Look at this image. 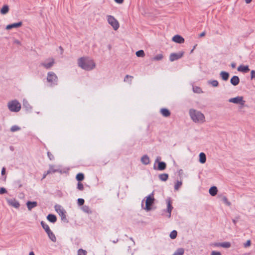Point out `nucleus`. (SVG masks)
<instances>
[{
    "label": "nucleus",
    "mask_w": 255,
    "mask_h": 255,
    "mask_svg": "<svg viewBox=\"0 0 255 255\" xmlns=\"http://www.w3.org/2000/svg\"><path fill=\"white\" fill-rule=\"evenodd\" d=\"M163 58V55L162 54H159L155 55L153 58L152 60L154 61H159Z\"/></svg>",
    "instance_id": "nucleus-35"
},
{
    "label": "nucleus",
    "mask_w": 255,
    "mask_h": 255,
    "mask_svg": "<svg viewBox=\"0 0 255 255\" xmlns=\"http://www.w3.org/2000/svg\"><path fill=\"white\" fill-rule=\"evenodd\" d=\"M77 188L80 191L84 190L83 184L81 182H78Z\"/></svg>",
    "instance_id": "nucleus-44"
},
{
    "label": "nucleus",
    "mask_w": 255,
    "mask_h": 255,
    "mask_svg": "<svg viewBox=\"0 0 255 255\" xmlns=\"http://www.w3.org/2000/svg\"><path fill=\"white\" fill-rule=\"evenodd\" d=\"M87 252L82 249H79L78 251V255H86Z\"/></svg>",
    "instance_id": "nucleus-45"
},
{
    "label": "nucleus",
    "mask_w": 255,
    "mask_h": 255,
    "mask_svg": "<svg viewBox=\"0 0 255 255\" xmlns=\"http://www.w3.org/2000/svg\"><path fill=\"white\" fill-rule=\"evenodd\" d=\"M9 6L7 4L4 5L0 9V13L2 14H6L9 11Z\"/></svg>",
    "instance_id": "nucleus-28"
},
{
    "label": "nucleus",
    "mask_w": 255,
    "mask_h": 255,
    "mask_svg": "<svg viewBox=\"0 0 255 255\" xmlns=\"http://www.w3.org/2000/svg\"><path fill=\"white\" fill-rule=\"evenodd\" d=\"M206 34V32L205 31H203L202 32V33H201L199 35V36L198 37L199 38H201L202 37H203Z\"/></svg>",
    "instance_id": "nucleus-54"
},
{
    "label": "nucleus",
    "mask_w": 255,
    "mask_h": 255,
    "mask_svg": "<svg viewBox=\"0 0 255 255\" xmlns=\"http://www.w3.org/2000/svg\"><path fill=\"white\" fill-rule=\"evenodd\" d=\"M135 54L138 57H143L145 56L144 52L143 50H139L136 52Z\"/></svg>",
    "instance_id": "nucleus-36"
},
{
    "label": "nucleus",
    "mask_w": 255,
    "mask_h": 255,
    "mask_svg": "<svg viewBox=\"0 0 255 255\" xmlns=\"http://www.w3.org/2000/svg\"><path fill=\"white\" fill-rule=\"evenodd\" d=\"M85 178L84 174L83 173H78L76 176V179L78 182L82 181Z\"/></svg>",
    "instance_id": "nucleus-31"
},
{
    "label": "nucleus",
    "mask_w": 255,
    "mask_h": 255,
    "mask_svg": "<svg viewBox=\"0 0 255 255\" xmlns=\"http://www.w3.org/2000/svg\"><path fill=\"white\" fill-rule=\"evenodd\" d=\"M238 71L243 73H247L250 71L249 66L248 65H240L237 68Z\"/></svg>",
    "instance_id": "nucleus-16"
},
{
    "label": "nucleus",
    "mask_w": 255,
    "mask_h": 255,
    "mask_svg": "<svg viewBox=\"0 0 255 255\" xmlns=\"http://www.w3.org/2000/svg\"><path fill=\"white\" fill-rule=\"evenodd\" d=\"M47 156L49 158V159L50 160H53L54 159V156L53 155V154L49 151H48L47 153Z\"/></svg>",
    "instance_id": "nucleus-47"
},
{
    "label": "nucleus",
    "mask_w": 255,
    "mask_h": 255,
    "mask_svg": "<svg viewBox=\"0 0 255 255\" xmlns=\"http://www.w3.org/2000/svg\"><path fill=\"white\" fill-rule=\"evenodd\" d=\"M29 255H35V254L33 252H30L29 254Z\"/></svg>",
    "instance_id": "nucleus-64"
},
{
    "label": "nucleus",
    "mask_w": 255,
    "mask_h": 255,
    "mask_svg": "<svg viewBox=\"0 0 255 255\" xmlns=\"http://www.w3.org/2000/svg\"><path fill=\"white\" fill-rule=\"evenodd\" d=\"M15 183L18 185V188H21L22 186V185L21 183V181L18 180L15 181Z\"/></svg>",
    "instance_id": "nucleus-51"
},
{
    "label": "nucleus",
    "mask_w": 255,
    "mask_h": 255,
    "mask_svg": "<svg viewBox=\"0 0 255 255\" xmlns=\"http://www.w3.org/2000/svg\"><path fill=\"white\" fill-rule=\"evenodd\" d=\"M222 201L227 206H230L231 203L229 202L226 196H223L222 198Z\"/></svg>",
    "instance_id": "nucleus-40"
},
{
    "label": "nucleus",
    "mask_w": 255,
    "mask_h": 255,
    "mask_svg": "<svg viewBox=\"0 0 255 255\" xmlns=\"http://www.w3.org/2000/svg\"><path fill=\"white\" fill-rule=\"evenodd\" d=\"M252 1V0H245V2L248 4L251 3Z\"/></svg>",
    "instance_id": "nucleus-59"
},
{
    "label": "nucleus",
    "mask_w": 255,
    "mask_h": 255,
    "mask_svg": "<svg viewBox=\"0 0 255 255\" xmlns=\"http://www.w3.org/2000/svg\"><path fill=\"white\" fill-rule=\"evenodd\" d=\"M108 21L109 23L113 27L115 30H117L119 28V23L113 16L108 15Z\"/></svg>",
    "instance_id": "nucleus-9"
},
{
    "label": "nucleus",
    "mask_w": 255,
    "mask_h": 255,
    "mask_svg": "<svg viewBox=\"0 0 255 255\" xmlns=\"http://www.w3.org/2000/svg\"><path fill=\"white\" fill-rule=\"evenodd\" d=\"M141 161L143 164L148 165L150 163V159L148 155L145 154L142 156Z\"/></svg>",
    "instance_id": "nucleus-25"
},
{
    "label": "nucleus",
    "mask_w": 255,
    "mask_h": 255,
    "mask_svg": "<svg viewBox=\"0 0 255 255\" xmlns=\"http://www.w3.org/2000/svg\"><path fill=\"white\" fill-rule=\"evenodd\" d=\"M183 173V171L182 169H180L179 171H178V174L179 176L181 175Z\"/></svg>",
    "instance_id": "nucleus-58"
},
{
    "label": "nucleus",
    "mask_w": 255,
    "mask_h": 255,
    "mask_svg": "<svg viewBox=\"0 0 255 255\" xmlns=\"http://www.w3.org/2000/svg\"><path fill=\"white\" fill-rule=\"evenodd\" d=\"M211 255H222L220 252L213 251L211 252Z\"/></svg>",
    "instance_id": "nucleus-50"
},
{
    "label": "nucleus",
    "mask_w": 255,
    "mask_h": 255,
    "mask_svg": "<svg viewBox=\"0 0 255 255\" xmlns=\"http://www.w3.org/2000/svg\"><path fill=\"white\" fill-rule=\"evenodd\" d=\"M133 77L129 75H127L124 78V82H128L130 84L131 83V81L133 79Z\"/></svg>",
    "instance_id": "nucleus-33"
},
{
    "label": "nucleus",
    "mask_w": 255,
    "mask_h": 255,
    "mask_svg": "<svg viewBox=\"0 0 255 255\" xmlns=\"http://www.w3.org/2000/svg\"><path fill=\"white\" fill-rule=\"evenodd\" d=\"M144 199H145V206L144 207V200H143L141 202V208L146 211H149L151 210V207L154 204L155 199L154 198L153 192L145 197Z\"/></svg>",
    "instance_id": "nucleus-3"
},
{
    "label": "nucleus",
    "mask_w": 255,
    "mask_h": 255,
    "mask_svg": "<svg viewBox=\"0 0 255 255\" xmlns=\"http://www.w3.org/2000/svg\"><path fill=\"white\" fill-rule=\"evenodd\" d=\"M255 79V70H252L251 72V79Z\"/></svg>",
    "instance_id": "nucleus-49"
},
{
    "label": "nucleus",
    "mask_w": 255,
    "mask_h": 255,
    "mask_svg": "<svg viewBox=\"0 0 255 255\" xmlns=\"http://www.w3.org/2000/svg\"><path fill=\"white\" fill-rule=\"evenodd\" d=\"M7 191L6 189L4 187L0 188V194H4L7 193Z\"/></svg>",
    "instance_id": "nucleus-48"
},
{
    "label": "nucleus",
    "mask_w": 255,
    "mask_h": 255,
    "mask_svg": "<svg viewBox=\"0 0 255 255\" xmlns=\"http://www.w3.org/2000/svg\"><path fill=\"white\" fill-rule=\"evenodd\" d=\"M47 81L51 84V86H54L58 84V77L53 72H48Z\"/></svg>",
    "instance_id": "nucleus-8"
},
{
    "label": "nucleus",
    "mask_w": 255,
    "mask_h": 255,
    "mask_svg": "<svg viewBox=\"0 0 255 255\" xmlns=\"http://www.w3.org/2000/svg\"><path fill=\"white\" fill-rule=\"evenodd\" d=\"M26 205L28 210L30 211L32 209L37 206V202L36 201H28L26 202Z\"/></svg>",
    "instance_id": "nucleus-20"
},
{
    "label": "nucleus",
    "mask_w": 255,
    "mask_h": 255,
    "mask_svg": "<svg viewBox=\"0 0 255 255\" xmlns=\"http://www.w3.org/2000/svg\"><path fill=\"white\" fill-rule=\"evenodd\" d=\"M167 208L166 211L168 213L167 217L170 218L173 207L172 205V202L170 198H168L166 200Z\"/></svg>",
    "instance_id": "nucleus-12"
},
{
    "label": "nucleus",
    "mask_w": 255,
    "mask_h": 255,
    "mask_svg": "<svg viewBox=\"0 0 255 255\" xmlns=\"http://www.w3.org/2000/svg\"><path fill=\"white\" fill-rule=\"evenodd\" d=\"M129 240H131V241H132L133 242V245H135V242H134V240H133V239L132 237H130V238H129Z\"/></svg>",
    "instance_id": "nucleus-62"
},
{
    "label": "nucleus",
    "mask_w": 255,
    "mask_h": 255,
    "mask_svg": "<svg viewBox=\"0 0 255 255\" xmlns=\"http://www.w3.org/2000/svg\"><path fill=\"white\" fill-rule=\"evenodd\" d=\"M230 82L233 86H237L240 83V78L238 76L234 75L231 78Z\"/></svg>",
    "instance_id": "nucleus-19"
},
{
    "label": "nucleus",
    "mask_w": 255,
    "mask_h": 255,
    "mask_svg": "<svg viewBox=\"0 0 255 255\" xmlns=\"http://www.w3.org/2000/svg\"><path fill=\"white\" fill-rule=\"evenodd\" d=\"M251 245V241L250 240H248L244 244V247L247 248Z\"/></svg>",
    "instance_id": "nucleus-46"
},
{
    "label": "nucleus",
    "mask_w": 255,
    "mask_h": 255,
    "mask_svg": "<svg viewBox=\"0 0 255 255\" xmlns=\"http://www.w3.org/2000/svg\"><path fill=\"white\" fill-rule=\"evenodd\" d=\"M22 25V21H19L18 22L8 24L6 26V29L10 30L13 28H18L21 26Z\"/></svg>",
    "instance_id": "nucleus-15"
},
{
    "label": "nucleus",
    "mask_w": 255,
    "mask_h": 255,
    "mask_svg": "<svg viewBox=\"0 0 255 255\" xmlns=\"http://www.w3.org/2000/svg\"><path fill=\"white\" fill-rule=\"evenodd\" d=\"M54 64V60L51 59V61L48 63L42 62L40 64L41 66L44 67L46 69H50Z\"/></svg>",
    "instance_id": "nucleus-18"
},
{
    "label": "nucleus",
    "mask_w": 255,
    "mask_h": 255,
    "mask_svg": "<svg viewBox=\"0 0 255 255\" xmlns=\"http://www.w3.org/2000/svg\"><path fill=\"white\" fill-rule=\"evenodd\" d=\"M182 185V182L181 181L177 180L174 185L175 190H178Z\"/></svg>",
    "instance_id": "nucleus-37"
},
{
    "label": "nucleus",
    "mask_w": 255,
    "mask_h": 255,
    "mask_svg": "<svg viewBox=\"0 0 255 255\" xmlns=\"http://www.w3.org/2000/svg\"><path fill=\"white\" fill-rule=\"evenodd\" d=\"M115 2H116L118 3L121 4L122 3L124 2V0H114Z\"/></svg>",
    "instance_id": "nucleus-55"
},
{
    "label": "nucleus",
    "mask_w": 255,
    "mask_h": 255,
    "mask_svg": "<svg viewBox=\"0 0 255 255\" xmlns=\"http://www.w3.org/2000/svg\"><path fill=\"white\" fill-rule=\"evenodd\" d=\"M40 224L42 228L45 230V232L47 233L49 238L52 242H55L56 241V238L54 233L50 229L48 225L43 221H41Z\"/></svg>",
    "instance_id": "nucleus-5"
},
{
    "label": "nucleus",
    "mask_w": 255,
    "mask_h": 255,
    "mask_svg": "<svg viewBox=\"0 0 255 255\" xmlns=\"http://www.w3.org/2000/svg\"><path fill=\"white\" fill-rule=\"evenodd\" d=\"M193 91L194 93H200L202 92L201 89L199 87H193Z\"/></svg>",
    "instance_id": "nucleus-42"
},
{
    "label": "nucleus",
    "mask_w": 255,
    "mask_h": 255,
    "mask_svg": "<svg viewBox=\"0 0 255 255\" xmlns=\"http://www.w3.org/2000/svg\"><path fill=\"white\" fill-rule=\"evenodd\" d=\"M208 82L209 84H211L214 87H218L219 85V82L216 80H210L208 81Z\"/></svg>",
    "instance_id": "nucleus-34"
},
{
    "label": "nucleus",
    "mask_w": 255,
    "mask_h": 255,
    "mask_svg": "<svg viewBox=\"0 0 255 255\" xmlns=\"http://www.w3.org/2000/svg\"><path fill=\"white\" fill-rule=\"evenodd\" d=\"M78 66L86 71H90L94 69L96 64L93 60L89 57H82L78 60Z\"/></svg>",
    "instance_id": "nucleus-1"
},
{
    "label": "nucleus",
    "mask_w": 255,
    "mask_h": 255,
    "mask_svg": "<svg viewBox=\"0 0 255 255\" xmlns=\"http://www.w3.org/2000/svg\"><path fill=\"white\" fill-rule=\"evenodd\" d=\"M50 171H49V170H47V172H46L44 173V174H43V177H42V179H44V178L46 177V176L48 174H50Z\"/></svg>",
    "instance_id": "nucleus-52"
},
{
    "label": "nucleus",
    "mask_w": 255,
    "mask_h": 255,
    "mask_svg": "<svg viewBox=\"0 0 255 255\" xmlns=\"http://www.w3.org/2000/svg\"><path fill=\"white\" fill-rule=\"evenodd\" d=\"M199 162L202 163L204 164L206 161V154L204 152H201L199 154Z\"/></svg>",
    "instance_id": "nucleus-26"
},
{
    "label": "nucleus",
    "mask_w": 255,
    "mask_h": 255,
    "mask_svg": "<svg viewBox=\"0 0 255 255\" xmlns=\"http://www.w3.org/2000/svg\"><path fill=\"white\" fill-rule=\"evenodd\" d=\"M23 108L25 109L27 113L31 112L32 108L26 100H23Z\"/></svg>",
    "instance_id": "nucleus-17"
},
{
    "label": "nucleus",
    "mask_w": 255,
    "mask_h": 255,
    "mask_svg": "<svg viewBox=\"0 0 255 255\" xmlns=\"http://www.w3.org/2000/svg\"><path fill=\"white\" fill-rule=\"evenodd\" d=\"M189 115L192 121L195 123L202 124L205 121V116L201 112L191 109L189 110Z\"/></svg>",
    "instance_id": "nucleus-2"
},
{
    "label": "nucleus",
    "mask_w": 255,
    "mask_h": 255,
    "mask_svg": "<svg viewBox=\"0 0 255 255\" xmlns=\"http://www.w3.org/2000/svg\"><path fill=\"white\" fill-rule=\"evenodd\" d=\"M231 66L232 68H236V64L235 62H233L231 63Z\"/></svg>",
    "instance_id": "nucleus-57"
},
{
    "label": "nucleus",
    "mask_w": 255,
    "mask_h": 255,
    "mask_svg": "<svg viewBox=\"0 0 255 255\" xmlns=\"http://www.w3.org/2000/svg\"><path fill=\"white\" fill-rule=\"evenodd\" d=\"M161 157L157 156L155 160L153 165V169L159 171H163L166 168V163L164 161H160Z\"/></svg>",
    "instance_id": "nucleus-4"
},
{
    "label": "nucleus",
    "mask_w": 255,
    "mask_h": 255,
    "mask_svg": "<svg viewBox=\"0 0 255 255\" xmlns=\"http://www.w3.org/2000/svg\"><path fill=\"white\" fill-rule=\"evenodd\" d=\"M20 129V128L16 125L13 126L10 128V131L11 132H15V131L19 130Z\"/></svg>",
    "instance_id": "nucleus-41"
},
{
    "label": "nucleus",
    "mask_w": 255,
    "mask_h": 255,
    "mask_svg": "<svg viewBox=\"0 0 255 255\" xmlns=\"http://www.w3.org/2000/svg\"><path fill=\"white\" fill-rule=\"evenodd\" d=\"M118 241H119V239H117L116 240H114L112 242L113 243L116 244V243H118Z\"/></svg>",
    "instance_id": "nucleus-60"
},
{
    "label": "nucleus",
    "mask_w": 255,
    "mask_h": 255,
    "mask_svg": "<svg viewBox=\"0 0 255 255\" xmlns=\"http://www.w3.org/2000/svg\"><path fill=\"white\" fill-rule=\"evenodd\" d=\"M5 170H6V169L5 167H3L1 169V174L2 175H4L5 174V172H6Z\"/></svg>",
    "instance_id": "nucleus-53"
},
{
    "label": "nucleus",
    "mask_w": 255,
    "mask_h": 255,
    "mask_svg": "<svg viewBox=\"0 0 255 255\" xmlns=\"http://www.w3.org/2000/svg\"><path fill=\"white\" fill-rule=\"evenodd\" d=\"M82 210L88 214H91L92 213V211H91V209L89 208V206L87 205H83L81 208Z\"/></svg>",
    "instance_id": "nucleus-29"
},
{
    "label": "nucleus",
    "mask_w": 255,
    "mask_h": 255,
    "mask_svg": "<svg viewBox=\"0 0 255 255\" xmlns=\"http://www.w3.org/2000/svg\"><path fill=\"white\" fill-rule=\"evenodd\" d=\"M229 102L236 104H240L242 106H243L245 103V101L244 100L243 97L242 96H237L235 98H230L229 100Z\"/></svg>",
    "instance_id": "nucleus-10"
},
{
    "label": "nucleus",
    "mask_w": 255,
    "mask_h": 255,
    "mask_svg": "<svg viewBox=\"0 0 255 255\" xmlns=\"http://www.w3.org/2000/svg\"><path fill=\"white\" fill-rule=\"evenodd\" d=\"M159 179L162 181H166L168 178L169 175L167 173H162L158 175Z\"/></svg>",
    "instance_id": "nucleus-27"
},
{
    "label": "nucleus",
    "mask_w": 255,
    "mask_h": 255,
    "mask_svg": "<svg viewBox=\"0 0 255 255\" xmlns=\"http://www.w3.org/2000/svg\"><path fill=\"white\" fill-rule=\"evenodd\" d=\"M232 221H233V223H234L235 225H236L237 221L236 220H235V219H233V220H232Z\"/></svg>",
    "instance_id": "nucleus-63"
},
{
    "label": "nucleus",
    "mask_w": 255,
    "mask_h": 255,
    "mask_svg": "<svg viewBox=\"0 0 255 255\" xmlns=\"http://www.w3.org/2000/svg\"><path fill=\"white\" fill-rule=\"evenodd\" d=\"M55 211L58 213L61 220L65 223H68L69 221L66 217V212L60 205L56 204L54 206Z\"/></svg>",
    "instance_id": "nucleus-6"
},
{
    "label": "nucleus",
    "mask_w": 255,
    "mask_h": 255,
    "mask_svg": "<svg viewBox=\"0 0 255 255\" xmlns=\"http://www.w3.org/2000/svg\"><path fill=\"white\" fill-rule=\"evenodd\" d=\"M209 194L212 196H215L217 194L218 189L216 186H213L211 187L209 190Z\"/></svg>",
    "instance_id": "nucleus-24"
},
{
    "label": "nucleus",
    "mask_w": 255,
    "mask_h": 255,
    "mask_svg": "<svg viewBox=\"0 0 255 255\" xmlns=\"http://www.w3.org/2000/svg\"><path fill=\"white\" fill-rule=\"evenodd\" d=\"M221 247L224 248H229L231 246V244L230 242H223L221 243Z\"/></svg>",
    "instance_id": "nucleus-39"
},
{
    "label": "nucleus",
    "mask_w": 255,
    "mask_h": 255,
    "mask_svg": "<svg viewBox=\"0 0 255 255\" xmlns=\"http://www.w3.org/2000/svg\"><path fill=\"white\" fill-rule=\"evenodd\" d=\"M177 236V232L176 230H173L170 234L169 237L171 239H175Z\"/></svg>",
    "instance_id": "nucleus-38"
},
{
    "label": "nucleus",
    "mask_w": 255,
    "mask_h": 255,
    "mask_svg": "<svg viewBox=\"0 0 255 255\" xmlns=\"http://www.w3.org/2000/svg\"><path fill=\"white\" fill-rule=\"evenodd\" d=\"M6 201L8 203V204L10 206H11L15 208H19L20 207V204L18 201H17L15 199H6Z\"/></svg>",
    "instance_id": "nucleus-13"
},
{
    "label": "nucleus",
    "mask_w": 255,
    "mask_h": 255,
    "mask_svg": "<svg viewBox=\"0 0 255 255\" xmlns=\"http://www.w3.org/2000/svg\"><path fill=\"white\" fill-rule=\"evenodd\" d=\"M224 196L223 195L221 194V195H218V197L219 198L221 199V200H222V197Z\"/></svg>",
    "instance_id": "nucleus-61"
},
{
    "label": "nucleus",
    "mask_w": 255,
    "mask_h": 255,
    "mask_svg": "<svg viewBox=\"0 0 255 255\" xmlns=\"http://www.w3.org/2000/svg\"><path fill=\"white\" fill-rule=\"evenodd\" d=\"M47 220L52 223H55L57 221V217L56 215L52 214H49L46 217Z\"/></svg>",
    "instance_id": "nucleus-22"
},
{
    "label": "nucleus",
    "mask_w": 255,
    "mask_h": 255,
    "mask_svg": "<svg viewBox=\"0 0 255 255\" xmlns=\"http://www.w3.org/2000/svg\"><path fill=\"white\" fill-rule=\"evenodd\" d=\"M221 243H216L214 244L215 247H221Z\"/></svg>",
    "instance_id": "nucleus-56"
},
{
    "label": "nucleus",
    "mask_w": 255,
    "mask_h": 255,
    "mask_svg": "<svg viewBox=\"0 0 255 255\" xmlns=\"http://www.w3.org/2000/svg\"><path fill=\"white\" fill-rule=\"evenodd\" d=\"M85 203V200L83 198H78L77 200V204L79 206H83Z\"/></svg>",
    "instance_id": "nucleus-43"
},
{
    "label": "nucleus",
    "mask_w": 255,
    "mask_h": 255,
    "mask_svg": "<svg viewBox=\"0 0 255 255\" xmlns=\"http://www.w3.org/2000/svg\"><path fill=\"white\" fill-rule=\"evenodd\" d=\"M184 254V249L182 248H178L172 255H183Z\"/></svg>",
    "instance_id": "nucleus-32"
},
{
    "label": "nucleus",
    "mask_w": 255,
    "mask_h": 255,
    "mask_svg": "<svg viewBox=\"0 0 255 255\" xmlns=\"http://www.w3.org/2000/svg\"><path fill=\"white\" fill-rule=\"evenodd\" d=\"M172 40L173 42L178 44L183 43L185 41L184 38L182 36L179 34H176L174 35L172 37Z\"/></svg>",
    "instance_id": "nucleus-14"
},
{
    "label": "nucleus",
    "mask_w": 255,
    "mask_h": 255,
    "mask_svg": "<svg viewBox=\"0 0 255 255\" xmlns=\"http://www.w3.org/2000/svg\"><path fill=\"white\" fill-rule=\"evenodd\" d=\"M8 108L11 112H18L20 111L21 104L16 100H12L8 103Z\"/></svg>",
    "instance_id": "nucleus-7"
},
{
    "label": "nucleus",
    "mask_w": 255,
    "mask_h": 255,
    "mask_svg": "<svg viewBox=\"0 0 255 255\" xmlns=\"http://www.w3.org/2000/svg\"><path fill=\"white\" fill-rule=\"evenodd\" d=\"M220 75L222 79L224 81H227L230 76L229 73L224 71H221L220 73Z\"/></svg>",
    "instance_id": "nucleus-23"
},
{
    "label": "nucleus",
    "mask_w": 255,
    "mask_h": 255,
    "mask_svg": "<svg viewBox=\"0 0 255 255\" xmlns=\"http://www.w3.org/2000/svg\"><path fill=\"white\" fill-rule=\"evenodd\" d=\"M54 165H50L49 171H50V173H55V172H59L60 173H63L64 172L62 171L61 169H54L53 168Z\"/></svg>",
    "instance_id": "nucleus-30"
},
{
    "label": "nucleus",
    "mask_w": 255,
    "mask_h": 255,
    "mask_svg": "<svg viewBox=\"0 0 255 255\" xmlns=\"http://www.w3.org/2000/svg\"><path fill=\"white\" fill-rule=\"evenodd\" d=\"M160 113L164 117H168L171 115L170 111L167 108H162L160 109Z\"/></svg>",
    "instance_id": "nucleus-21"
},
{
    "label": "nucleus",
    "mask_w": 255,
    "mask_h": 255,
    "mask_svg": "<svg viewBox=\"0 0 255 255\" xmlns=\"http://www.w3.org/2000/svg\"><path fill=\"white\" fill-rule=\"evenodd\" d=\"M184 54V51H181L179 53H172L169 56V60L171 62L177 60L181 58Z\"/></svg>",
    "instance_id": "nucleus-11"
}]
</instances>
